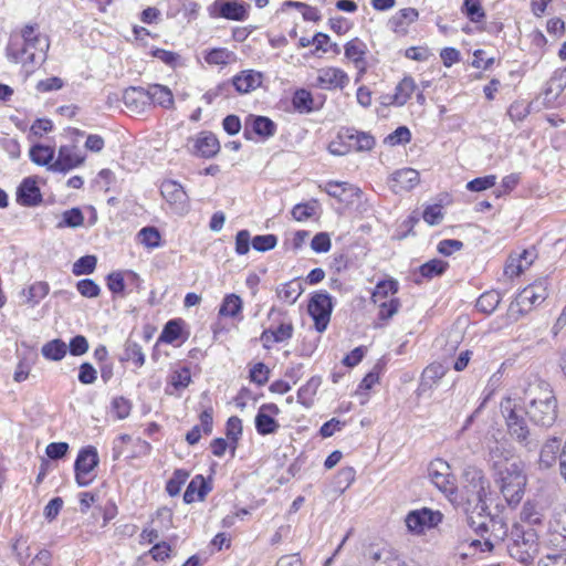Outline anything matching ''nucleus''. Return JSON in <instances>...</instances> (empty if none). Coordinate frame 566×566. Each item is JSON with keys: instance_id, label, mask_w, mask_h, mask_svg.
Listing matches in <instances>:
<instances>
[{"instance_id": "c85d7f7f", "label": "nucleus", "mask_w": 566, "mask_h": 566, "mask_svg": "<svg viewBox=\"0 0 566 566\" xmlns=\"http://www.w3.org/2000/svg\"><path fill=\"white\" fill-rule=\"evenodd\" d=\"M211 491V486L206 481V479L198 474L196 475L190 483L188 484L185 493H184V501L186 503H192L196 500V495L198 500H203L205 496Z\"/></svg>"}, {"instance_id": "1a4fd4ad", "label": "nucleus", "mask_w": 566, "mask_h": 566, "mask_svg": "<svg viewBox=\"0 0 566 566\" xmlns=\"http://www.w3.org/2000/svg\"><path fill=\"white\" fill-rule=\"evenodd\" d=\"M248 8L249 4L241 0H216L208 11L211 18L243 21L248 18Z\"/></svg>"}, {"instance_id": "79ce46f5", "label": "nucleus", "mask_w": 566, "mask_h": 566, "mask_svg": "<svg viewBox=\"0 0 566 566\" xmlns=\"http://www.w3.org/2000/svg\"><path fill=\"white\" fill-rule=\"evenodd\" d=\"M293 107L300 113H311L314 111V99L310 91L305 88L296 90L292 97Z\"/></svg>"}, {"instance_id": "f8f14e48", "label": "nucleus", "mask_w": 566, "mask_h": 566, "mask_svg": "<svg viewBox=\"0 0 566 566\" xmlns=\"http://www.w3.org/2000/svg\"><path fill=\"white\" fill-rule=\"evenodd\" d=\"M276 133V124L266 116L249 115L244 122L243 136L248 140L253 139V134L262 139H268Z\"/></svg>"}, {"instance_id": "dca6fc26", "label": "nucleus", "mask_w": 566, "mask_h": 566, "mask_svg": "<svg viewBox=\"0 0 566 566\" xmlns=\"http://www.w3.org/2000/svg\"><path fill=\"white\" fill-rule=\"evenodd\" d=\"M84 163V157L74 151V147L61 146L57 158L49 166V170L54 172H67Z\"/></svg>"}, {"instance_id": "393cba45", "label": "nucleus", "mask_w": 566, "mask_h": 566, "mask_svg": "<svg viewBox=\"0 0 566 566\" xmlns=\"http://www.w3.org/2000/svg\"><path fill=\"white\" fill-rule=\"evenodd\" d=\"M444 374L446 368L441 364H430L427 366L421 374L418 395H424L427 391L431 390Z\"/></svg>"}, {"instance_id": "37998d69", "label": "nucleus", "mask_w": 566, "mask_h": 566, "mask_svg": "<svg viewBox=\"0 0 566 566\" xmlns=\"http://www.w3.org/2000/svg\"><path fill=\"white\" fill-rule=\"evenodd\" d=\"M234 60V53L226 48H216L205 54V61L210 65H227Z\"/></svg>"}, {"instance_id": "f257e3e1", "label": "nucleus", "mask_w": 566, "mask_h": 566, "mask_svg": "<svg viewBox=\"0 0 566 566\" xmlns=\"http://www.w3.org/2000/svg\"><path fill=\"white\" fill-rule=\"evenodd\" d=\"M523 403L527 410V418L535 426L549 428L557 419V400L545 380L530 384L524 392Z\"/></svg>"}, {"instance_id": "a211bd4d", "label": "nucleus", "mask_w": 566, "mask_h": 566, "mask_svg": "<svg viewBox=\"0 0 566 566\" xmlns=\"http://www.w3.org/2000/svg\"><path fill=\"white\" fill-rule=\"evenodd\" d=\"M17 201L24 207H34L42 201L35 179L27 177L22 180L17 190Z\"/></svg>"}, {"instance_id": "ea45409f", "label": "nucleus", "mask_w": 566, "mask_h": 566, "mask_svg": "<svg viewBox=\"0 0 566 566\" xmlns=\"http://www.w3.org/2000/svg\"><path fill=\"white\" fill-rule=\"evenodd\" d=\"M321 386L319 377H312L305 385H303L297 391V401L304 407H311L313 405L314 396Z\"/></svg>"}, {"instance_id": "6e6552de", "label": "nucleus", "mask_w": 566, "mask_h": 566, "mask_svg": "<svg viewBox=\"0 0 566 566\" xmlns=\"http://www.w3.org/2000/svg\"><path fill=\"white\" fill-rule=\"evenodd\" d=\"M99 463L98 453L95 447L87 446L78 451L74 463L75 481L80 486H87L93 478H86Z\"/></svg>"}, {"instance_id": "864d4df0", "label": "nucleus", "mask_w": 566, "mask_h": 566, "mask_svg": "<svg viewBox=\"0 0 566 566\" xmlns=\"http://www.w3.org/2000/svg\"><path fill=\"white\" fill-rule=\"evenodd\" d=\"M97 259L95 255L81 256L74 264L72 272L74 275L91 274L96 268Z\"/></svg>"}, {"instance_id": "a18cd8bd", "label": "nucleus", "mask_w": 566, "mask_h": 566, "mask_svg": "<svg viewBox=\"0 0 566 566\" xmlns=\"http://www.w3.org/2000/svg\"><path fill=\"white\" fill-rule=\"evenodd\" d=\"M448 269V262L440 259H432L419 266V273L422 277L433 279L441 276Z\"/></svg>"}, {"instance_id": "69168bd1", "label": "nucleus", "mask_w": 566, "mask_h": 566, "mask_svg": "<svg viewBox=\"0 0 566 566\" xmlns=\"http://www.w3.org/2000/svg\"><path fill=\"white\" fill-rule=\"evenodd\" d=\"M112 409L118 419H125L130 413L132 403L128 399H126L122 396L116 397L112 401Z\"/></svg>"}, {"instance_id": "39448f33", "label": "nucleus", "mask_w": 566, "mask_h": 566, "mask_svg": "<svg viewBox=\"0 0 566 566\" xmlns=\"http://www.w3.org/2000/svg\"><path fill=\"white\" fill-rule=\"evenodd\" d=\"M463 478L467 504L470 506L474 504V510H479L480 513L489 510L486 504L489 481L483 472L475 467H469L464 470Z\"/></svg>"}, {"instance_id": "aec40b11", "label": "nucleus", "mask_w": 566, "mask_h": 566, "mask_svg": "<svg viewBox=\"0 0 566 566\" xmlns=\"http://www.w3.org/2000/svg\"><path fill=\"white\" fill-rule=\"evenodd\" d=\"M317 86L326 90L344 88L348 83L347 74L337 67H325L318 71Z\"/></svg>"}, {"instance_id": "774afa93", "label": "nucleus", "mask_w": 566, "mask_h": 566, "mask_svg": "<svg viewBox=\"0 0 566 566\" xmlns=\"http://www.w3.org/2000/svg\"><path fill=\"white\" fill-rule=\"evenodd\" d=\"M538 566H566V552L547 554L539 560Z\"/></svg>"}, {"instance_id": "49530a36", "label": "nucleus", "mask_w": 566, "mask_h": 566, "mask_svg": "<svg viewBox=\"0 0 566 566\" xmlns=\"http://www.w3.org/2000/svg\"><path fill=\"white\" fill-rule=\"evenodd\" d=\"M254 422L258 433L262 436L274 433L280 427L272 416L262 411H258Z\"/></svg>"}, {"instance_id": "7ed1b4c3", "label": "nucleus", "mask_w": 566, "mask_h": 566, "mask_svg": "<svg viewBox=\"0 0 566 566\" xmlns=\"http://www.w3.org/2000/svg\"><path fill=\"white\" fill-rule=\"evenodd\" d=\"M495 482L500 485L501 493L509 505H516L521 502L526 476L520 461L504 459L495 462Z\"/></svg>"}, {"instance_id": "4d7b16f0", "label": "nucleus", "mask_w": 566, "mask_h": 566, "mask_svg": "<svg viewBox=\"0 0 566 566\" xmlns=\"http://www.w3.org/2000/svg\"><path fill=\"white\" fill-rule=\"evenodd\" d=\"M277 238L274 234L255 235L251 240L254 250L259 252H266L276 247Z\"/></svg>"}, {"instance_id": "7c9ffc66", "label": "nucleus", "mask_w": 566, "mask_h": 566, "mask_svg": "<svg viewBox=\"0 0 566 566\" xmlns=\"http://www.w3.org/2000/svg\"><path fill=\"white\" fill-rule=\"evenodd\" d=\"M147 93L150 97V105H158L167 109L172 108L175 103L174 95L167 86L153 84L148 86Z\"/></svg>"}, {"instance_id": "603ef678", "label": "nucleus", "mask_w": 566, "mask_h": 566, "mask_svg": "<svg viewBox=\"0 0 566 566\" xmlns=\"http://www.w3.org/2000/svg\"><path fill=\"white\" fill-rule=\"evenodd\" d=\"M398 292V282L396 280H385L377 283L373 292V301L377 303L380 298L387 297L389 294Z\"/></svg>"}, {"instance_id": "423d86ee", "label": "nucleus", "mask_w": 566, "mask_h": 566, "mask_svg": "<svg viewBox=\"0 0 566 566\" xmlns=\"http://www.w3.org/2000/svg\"><path fill=\"white\" fill-rule=\"evenodd\" d=\"M333 307V298L326 291L315 292L311 296L307 311L318 333H323L327 328Z\"/></svg>"}, {"instance_id": "09e8293b", "label": "nucleus", "mask_w": 566, "mask_h": 566, "mask_svg": "<svg viewBox=\"0 0 566 566\" xmlns=\"http://www.w3.org/2000/svg\"><path fill=\"white\" fill-rule=\"evenodd\" d=\"M138 239L139 242L148 249H155L161 244L160 232L155 227H145L139 230Z\"/></svg>"}, {"instance_id": "473e14b6", "label": "nucleus", "mask_w": 566, "mask_h": 566, "mask_svg": "<svg viewBox=\"0 0 566 566\" xmlns=\"http://www.w3.org/2000/svg\"><path fill=\"white\" fill-rule=\"evenodd\" d=\"M345 56L355 63L357 67L364 69L365 64V54H366V44L355 38L345 44Z\"/></svg>"}, {"instance_id": "8fccbe9b", "label": "nucleus", "mask_w": 566, "mask_h": 566, "mask_svg": "<svg viewBox=\"0 0 566 566\" xmlns=\"http://www.w3.org/2000/svg\"><path fill=\"white\" fill-rule=\"evenodd\" d=\"M462 11L474 23L481 22L485 18L481 0H464Z\"/></svg>"}, {"instance_id": "412c9836", "label": "nucleus", "mask_w": 566, "mask_h": 566, "mask_svg": "<svg viewBox=\"0 0 566 566\" xmlns=\"http://www.w3.org/2000/svg\"><path fill=\"white\" fill-rule=\"evenodd\" d=\"M263 74L254 70H245L233 76L232 85L240 94L250 93L262 85Z\"/></svg>"}, {"instance_id": "0e129e2a", "label": "nucleus", "mask_w": 566, "mask_h": 566, "mask_svg": "<svg viewBox=\"0 0 566 566\" xmlns=\"http://www.w3.org/2000/svg\"><path fill=\"white\" fill-rule=\"evenodd\" d=\"M226 434L229 440L237 443L242 434V421L239 417L232 416L227 421Z\"/></svg>"}, {"instance_id": "6e6d98bb", "label": "nucleus", "mask_w": 566, "mask_h": 566, "mask_svg": "<svg viewBox=\"0 0 566 566\" xmlns=\"http://www.w3.org/2000/svg\"><path fill=\"white\" fill-rule=\"evenodd\" d=\"M189 473L185 470L178 469L174 472L172 478L166 484V491L170 496L179 494L182 484L187 481Z\"/></svg>"}, {"instance_id": "2eb2a0df", "label": "nucleus", "mask_w": 566, "mask_h": 566, "mask_svg": "<svg viewBox=\"0 0 566 566\" xmlns=\"http://www.w3.org/2000/svg\"><path fill=\"white\" fill-rule=\"evenodd\" d=\"M122 98L127 111L135 115L144 113L150 106V97L144 87L130 86L123 92Z\"/></svg>"}, {"instance_id": "bb28decb", "label": "nucleus", "mask_w": 566, "mask_h": 566, "mask_svg": "<svg viewBox=\"0 0 566 566\" xmlns=\"http://www.w3.org/2000/svg\"><path fill=\"white\" fill-rule=\"evenodd\" d=\"M326 192L338 199L339 201H352L353 197H359L360 190L348 182L328 181L326 184Z\"/></svg>"}, {"instance_id": "f03ea898", "label": "nucleus", "mask_w": 566, "mask_h": 566, "mask_svg": "<svg viewBox=\"0 0 566 566\" xmlns=\"http://www.w3.org/2000/svg\"><path fill=\"white\" fill-rule=\"evenodd\" d=\"M501 412L505 419L509 434L527 451H536L538 440L527 424L525 418L527 417V410L524 403L522 405L516 399L506 397L501 402Z\"/></svg>"}, {"instance_id": "20e7f679", "label": "nucleus", "mask_w": 566, "mask_h": 566, "mask_svg": "<svg viewBox=\"0 0 566 566\" xmlns=\"http://www.w3.org/2000/svg\"><path fill=\"white\" fill-rule=\"evenodd\" d=\"M507 552L510 556L524 566L533 564L539 552L538 536L532 528H524L515 524L507 539Z\"/></svg>"}, {"instance_id": "f3484780", "label": "nucleus", "mask_w": 566, "mask_h": 566, "mask_svg": "<svg viewBox=\"0 0 566 566\" xmlns=\"http://www.w3.org/2000/svg\"><path fill=\"white\" fill-rule=\"evenodd\" d=\"M160 192L166 201L177 210H185L188 196L182 186L175 180H165L160 186Z\"/></svg>"}, {"instance_id": "13d9d810", "label": "nucleus", "mask_w": 566, "mask_h": 566, "mask_svg": "<svg viewBox=\"0 0 566 566\" xmlns=\"http://www.w3.org/2000/svg\"><path fill=\"white\" fill-rule=\"evenodd\" d=\"M316 206V201L297 203L292 209V216L297 221H304L315 214Z\"/></svg>"}, {"instance_id": "4468645a", "label": "nucleus", "mask_w": 566, "mask_h": 566, "mask_svg": "<svg viewBox=\"0 0 566 566\" xmlns=\"http://www.w3.org/2000/svg\"><path fill=\"white\" fill-rule=\"evenodd\" d=\"M548 295L547 280L539 279L524 287L516 296V304L520 306H537L542 304Z\"/></svg>"}, {"instance_id": "5701e85b", "label": "nucleus", "mask_w": 566, "mask_h": 566, "mask_svg": "<svg viewBox=\"0 0 566 566\" xmlns=\"http://www.w3.org/2000/svg\"><path fill=\"white\" fill-rule=\"evenodd\" d=\"M562 440L557 437L547 439L539 451V465L545 469H549L555 465L557 459L560 455Z\"/></svg>"}, {"instance_id": "4be33fe9", "label": "nucleus", "mask_w": 566, "mask_h": 566, "mask_svg": "<svg viewBox=\"0 0 566 566\" xmlns=\"http://www.w3.org/2000/svg\"><path fill=\"white\" fill-rule=\"evenodd\" d=\"M419 18V12L415 8H405L396 12L388 21L389 29L399 35H406L410 24Z\"/></svg>"}, {"instance_id": "9d476101", "label": "nucleus", "mask_w": 566, "mask_h": 566, "mask_svg": "<svg viewBox=\"0 0 566 566\" xmlns=\"http://www.w3.org/2000/svg\"><path fill=\"white\" fill-rule=\"evenodd\" d=\"M49 42H44L38 46H22L18 49V53L13 54L9 48L6 49L7 56L14 63H21L28 72H31L36 65L45 61Z\"/></svg>"}, {"instance_id": "6ab92c4d", "label": "nucleus", "mask_w": 566, "mask_h": 566, "mask_svg": "<svg viewBox=\"0 0 566 566\" xmlns=\"http://www.w3.org/2000/svg\"><path fill=\"white\" fill-rule=\"evenodd\" d=\"M420 181L419 172L412 168H403L395 171L390 178V188L394 192L409 191Z\"/></svg>"}, {"instance_id": "ddd939ff", "label": "nucleus", "mask_w": 566, "mask_h": 566, "mask_svg": "<svg viewBox=\"0 0 566 566\" xmlns=\"http://www.w3.org/2000/svg\"><path fill=\"white\" fill-rule=\"evenodd\" d=\"M36 25L27 24L19 32H12L10 34L9 43L7 48L13 53H18L23 45L25 46H38L44 42H49L45 38H42L36 33Z\"/></svg>"}, {"instance_id": "3c124183", "label": "nucleus", "mask_w": 566, "mask_h": 566, "mask_svg": "<svg viewBox=\"0 0 566 566\" xmlns=\"http://www.w3.org/2000/svg\"><path fill=\"white\" fill-rule=\"evenodd\" d=\"M84 222V216L80 208H72L66 210L62 214V221L57 224V228H77Z\"/></svg>"}, {"instance_id": "58836bf2", "label": "nucleus", "mask_w": 566, "mask_h": 566, "mask_svg": "<svg viewBox=\"0 0 566 566\" xmlns=\"http://www.w3.org/2000/svg\"><path fill=\"white\" fill-rule=\"evenodd\" d=\"M243 302L237 294H228L222 300L219 315L224 317H237L242 311Z\"/></svg>"}, {"instance_id": "2f4dec72", "label": "nucleus", "mask_w": 566, "mask_h": 566, "mask_svg": "<svg viewBox=\"0 0 566 566\" xmlns=\"http://www.w3.org/2000/svg\"><path fill=\"white\" fill-rule=\"evenodd\" d=\"M416 83L412 77H403L396 86L395 94L390 97V104L402 106L415 92Z\"/></svg>"}, {"instance_id": "c9c22d12", "label": "nucleus", "mask_w": 566, "mask_h": 566, "mask_svg": "<svg viewBox=\"0 0 566 566\" xmlns=\"http://www.w3.org/2000/svg\"><path fill=\"white\" fill-rule=\"evenodd\" d=\"M329 36L325 33L318 32L316 33L312 39L308 38H301L298 41L300 48H306L310 45H315L317 51L326 52H333L334 54L338 55L340 53V46L337 43H333L329 45V49L325 48L324 44L328 43Z\"/></svg>"}, {"instance_id": "052dcab7", "label": "nucleus", "mask_w": 566, "mask_h": 566, "mask_svg": "<svg viewBox=\"0 0 566 566\" xmlns=\"http://www.w3.org/2000/svg\"><path fill=\"white\" fill-rule=\"evenodd\" d=\"M496 182L494 175L478 177L467 184V189L470 191L479 192L492 188Z\"/></svg>"}, {"instance_id": "4c0bfd02", "label": "nucleus", "mask_w": 566, "mask_h": 566, "mask_svg": "<svg viewBox=\"0 0 566 566\" xmlns=\"http://www.w3.org/2000/svg\"><path fill=\"white\" fill-rule=\"evenodd\" d=\"M30 159L39 166H50L54 158L55 150L53 147L42 144H35L30 148Z\"/></svg>"}, {"instance_id": "a19ab883", "label": "nucleus", "mask_w": 566, "mask_h": 566, "mask_svg": "<svg viewBox=\"0 0 566 566\" xmlns=\"http://www.w3.org/2000/svg\"><path fill=\"white\" fill-rule=\"evenodd\" d=\"M502 300V294L499 291L491 290L484 292L476 301V308L485 314L493 313Z\"/></svg>"}, {"instance_id": "de8ad7c7", "label": "nucleus", "mask_w": 566, "mask_h": 566, "mask_svg": "<svg viewBox=\"0 0 566 566\" xmlns=\"http://www.w3.org/2000/svg\"><path fill=\"white\" fill-rule=\"evenodd\" d=\"M182 324L184 322L181 319H171L167 322L159 336V342L167 344L176 342L181 335Z\"/></svg>"}, {"instance_id": "c03bdc74", "label": "nucleus", "mask_w": 566, "mask_h": 566, "mask_svg": "<svg viewBox=\"0 0 566 566\" xmlns=\"http://www.w3.org/2000/svg\"><path fill=\"white\" fill-rule=\"evenodd\" d=\"M120 360H132L137 367H142L145 364V355L143 353L142 346L136 342L128 339L125 343V349L123 355L120 356Z\"/></svg>"}, {"instance_id": "e433bc0d", "label": "nucleus", "mask_w": 566, "mask_h": 566, "mask_svg": "<svg viewBox=\"0 0 566 566\" xmlns=\"http://www.w3.org/2000/svg\"><path fill=\"white\" fill-rule=\"evenodd\" d=\"M41 353L44 358L59 361L65 357L67 353V345L62 339L56 338L45 343L41 348Z\"/></svg>"}, {"instance_id": "9b49d317", "label": "nucleus", "mask_w": 566, "mask_h": 566, "mask_svg": "<svg viewBox=\"0 0 566 566\" xmlns=\"http://www.w3.org/2000/svg\"><path fill=\"white\" fill-rule=\"evenodd\" d=\"M428 476L430 481L446 494H452L455 490L451 468L449 463L442 459H436L430 462L428 467Z\"/></svg>"}, {"instance_id": "f704fd0d", "label": "nucleus", "mask_w": 566, "mask_h": 566, "mask_svg": "<svg viewBox=\"0 0 566 566\" xmlns=\"http://www.w3.org/2000/svg\"><path fill=\"white\" fill-rule=\"evenodd\" d=\"M303 285L297 280H292L276 289L277 297L289 304H294L303 293Z\"/></svg>"}, {"instance_id": "cd10ccee", "label": "nucleus", "mask_w": 566, "mask_h": 566, "mask_svg": "<svg viewBox=\"0 0 566 566\" xmlns=\"http://www.w3.org/2000/svg\"><path fill=\"white\" fill-rule=\"evenodd\" d=\"M491 514L486 510L485 512H479V510H474V504L467 507V521L470 528H472L476 534L484 536L485 533L489 532V518Z\"/></svg>"}, {"instance_id": "c756f323", "label": "nucleus", "mask_w": 566, "mask_h": 566, "mask_svg": "<svg viewBox=\"0 0 566 566\" xmlns=\"http://www.w3.org/2000/svg\"><path fill=\"white\" fill-rule=\"evenodd\" d=\"M340 137L344 139H355L354 150H370L375 146V138L369 133L359 132L354 128L340 130Z\"/></svg>"}, {"instance_id": "680f3d73", "label": "nucleus", "mask_w": 566, "mask_h": 566, "mask_svg": "<svg viewBox=\"0 0 566 566\" xmlns=\"http://www.w3.org/2000/svg\"><path fill=\"white\" fill-rule=\"evenodd\" d=\"M76 289L82 296L88 298L97 297L101 293L99 286L91 279H83L78 281Z\"/></svg>"}, {"instance_id": "5fc2aeb1", "label": "nucleus", "mask_w": 566, "mask_h": 566, "mask_svg": "<svg viewBox=\"0 0 566 566\" xmlns=\"http://www.w3.org/2000/svg\"><path fill=\"white\" fill-rule=\"evenodd\" d=\"M551 527L555 536L563 538L566 544V507L557 510L551 522Z\"/></svg>"}, {"instance_id": "bf43d9fd", "label": "nucleus", "mask_w": 566, "mask_h": 566, "mask_svg": "<svg viewBox=\"0 0 566 566\" xmlns=\"http://www.w3.org/2000/svg\"><path fill=\"white\" fill-rule=\"evenodd\" d=\"M411 139V133L408 127L399 126L391 134L385 138V143L390 146L409 143Z\"/></svg>"}, {"instance_id": "e2e57ef3", "label": "nucleus", "mask_w": 566, "mask_h": 566, "mask_svg": "<svg viewBox=\"0 0 566 566\" xmlns=\"http://www.w3.org/2000/svg\"><path fill=\"white\" fill-rule=\"evenodd\" d=\"M270 369L263 363H256L250 369V380L259 386H263L269 380Z\"/></svg>"}, {"instance_id": "a878e982", "label": "nucleus", "mask_w": 566, "mask_h": 566, "mask_svg": "<svg viewBox=\"0 0 566 566\" xmlns=\"http://www.w3.org/2000/svg\"><path fill=\"white\" fill-rule=\"evenodd\" d=\"M196 151L203 158H211L220 150V144L216 135L212 133H201L195 144Z\"/></svg>"}, {"instance_id": "0eeeda50", "label": "nucleus", "mask_w": 566, "mask_h": 566, "mask_svg": "<svg viewBox=\"0 0 566 566\" xmlns=\"http://www.w3.org/2000/svg\"><path fill=\"white\" fill-rule=\"evenodd\" d=\"M443 515L440 511L428 507L410 511L406 518V526L411 534L421 535L427 530L437 527L442 522Z\"/></svg>"}, {"instance_id": "338daca9", "label": "nucleus", "mask_w": 566, "mask_h": 566, "mask_svg": "<svg viewBox=\"0 0 566 566\" xmlns=\"http://www.w3.org/2000/svg\"><path fill=\"white\" fill-rule=\"evenodd\" d=\"M88 342L85 336L76 335L71 338L67 346L70 354L73 356H82L88 350Z\"/></svg>"}, {"instance_id": "72a5a7b5", "label": "nucleus", "mask_w": 566, "mask_h": 566, "mask_svg": "<svg viewBox=\"0 0 566 566\" xmlns=\"http://www.w3.org/2000/svg\"><path fill=\"white\" fill-rule=\"evenodd\" d=\"M49 284L46 282L39 281L30 285L28 289L22 290L21 296L24 297L25 304L34 306L49 294Z\"/></svg>"}, {"instance_id": "b1692460", "label": "nucleus", "mask_w": 566, "mask_h": 566, "mask_svg": "<svg viewBox=\"0 0 566 566\" xmlns=\"http://www.w3.org/2000/svg\"><path fill=\"white\" fill-rule=\"evenodd\" d=\"M371 566H408V564L391 548L371 549L369 553Z\"/></svg>"}]
</instances>
